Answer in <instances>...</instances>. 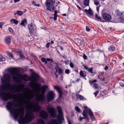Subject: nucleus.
I'll return each instance as SVG.
<instances>
[{
    "label": "nucleus",
    "mask_w": 124,
    "mask_h": 124,
    "mask_svg": "<svg viewBox=\"0 0 124 124\" xmlns=\"http://www.w3.org/2000/svg\"><path fill=\"white\" fill-rule=\"evenodd\" d=\"M54 89H56L58 92L59 95V97L60 98L62 97V91L61 87L57 86H54Z\"/></svg>",
    "instance_id": "16"
},
{
    "label": "nucleus",
    "mask_w": 124,
    "mask_h": 124,
    "mask_svg": "<svg viewBox=\"0 0 124 124\" xmlns=\"http://www.w3.org/2000/svg\"><path fill=\"white\" fill-rule=\"evenodd\" d=\"M89 0H85L84 1V4L85 6H88L89 5Z\"/></svg>",
    "instance_id": "35"
},
{
    "label": "nucleus",
    "mask_w": 124,
    "mask_h": 124,
    "mask_svg": "<svg viewBox=\"0 0 124 124\" xmlns=\"http://www.w3.org/2000/svg\"><path fill=\"white\" fill-rule=\"evenodd\" d=\"M85 108V110H85L86 111V113H88V110L89 109H90V108H88L86 106H85V107H84Z\"/></svg>",
    "instance_id": "45"
},
{
    "label": "nucleus",
    "mask_w": 124,
    "mask_h": 124,
    "mask_svg": "<svg viewBox=\"0 0 124 124\" xmlns=\"http://www.w3.org/2000/svg\"><path fill=\"white\" fill-rule=\"evenodd\" d=\"M50 43V42L47 43L46 46V47L47 48H49V45Z\"/></svg>",
    "instance_id": "54"
},
{
    "label": "nucleus",
    "mask_w": 124,
    "mask_h": 124,
    "mask_svg": "<svg viewBox=\"0 0 124 124\" xmlns=\"http://www.w3.org/2000/svg\"><path fill=\"white\" fill-rule=\"evenodd\" d=\"M85 11L91 16H92L93 14V12L90 8H89L88 10L86 9H85Z\"/></svg>",
    "instance_id": "23"
},
{
    "label": "nucleus",
    "mask_w": 124,
    "mask_h": 124,
    "mask_svg": "<svg viewBox=\"0 0 124 124\" xmlns=\"http://www.w3.org/2000/svg\"><path fill=\"white\" fill-rule=\"evenodd\" d=\"M3 24L2 22H0V28H2V26Z\"/></svg>",
    "instance_id": "63"
},
{
    "label": "nucleus",
    "mask_w": 124,
    "mask_h": 124,
    "mask_svg": "<svg viewBox=\"0 0 124 124\" xmlns=\"http://www.w3.org/2000/svg\"><path fill=\"white\" fill-rule=\"evenodd\" d=\"M41 108V107L38 104H35L33 106L32 108L33 112H39Z\"/></svg>",
    "instance_id": "14"
},
{
    "label": "nucleus",
    "mask_w": 124,
    "mask_h": 124,
    "mask_svg": "<svg viewBox=\"0 0 124 124\" xmlns=\"http://www.w3.org/2000/svg\"><path fill=\"white\" fill-rule=\"evenodd\" d=\"M8 29L9 31L10 32H12L13 31V29L10 27Z\"/></svg>",
    "instance_id": "62"
},
{
    "label": "nucleus",
    "mask_w": 124,
    "mask_h": 124,
    "mask_svg": "<svg viewBox=\"0 0 124 124\" xmlns=\"http://www.w3.org/2000/svg\"><path fill=\"white\" fill-rule=\"evenodd\" d=\"M76 96L77 98H79L81 100H83L85 98L83 96L80 94H77Z\"/></svg>",
    "instance_id": "27"
},
{
    "label": "nucleus",
    "mask_w": 124,
    "mask_h": 124,
    "mask_svg": "<svg viewBox=\"0 0 124 124\" xmlns=\"http://www.w3.org/2000/svg\"><path fill=\"white\" fill-rule=\"evenodd\" d=\"M47 124H59L58 122L55 119H53L50 121Z\"/></svg>",
    "instance_id": "24"
},
{
    "label": "nucleus",
    "mask_w": 124,
    "mask_h": 124,
    "mask_svg": "<svg viewBox=\"0 0 124 124\" xmlns=\"http://www.w3.org/2000/svg\"><path fill=\"white\" fill-rule=\"evenodd\" d=\"M54 12V15H57L58 11L57 10H55Z\"/></svg>",
    "instance_id": "59"
},
{
    "label": "nucleus",
    "mask_w": 124,
    "mask_h": 124,
    "mask_svg": "<svg viewBox=\"0 0 124 124\" xmlns=\"http://www.w3.org/2000/svg\"><path fill=\"white\" fill-rule=\"evenodd\" d=\"M28 29L29 32L30 34L34 36L36 35L37 34V31L36 29L32 25V23H30L28 25Z\"/></svg>",
    "instance_id": "8"
},
{
    "label": "nucleus",
    "mask_w": 124,
    "mask_h": 124,
    "mask_svg": "<svg viewBox=\"0 0 124 124\" xmlns=\"http://www.w3.org/2000/svg\"><path fill=\"white\" fill-rule=\"evenodd\" d=\"M98 78L101 81H104V76H103L101 75H98Z\"/></svg>",
    "instance_id": "29"
},
{
    "label": "nucleus",
    "mask_w": 124,
    "mask_h": 124,
    "mask_svg": "<svg viewBox=\"0 0 124 124\" xmlns=\"http://www.w3.org/2000/svg\"><path fill=\"white\" fill-rule=\"evenodd\" d=\"M56 67H55V69L56 70V71L55 73H56L58 71V65H56Z\"/></svg>",
    "instance_id": "53"
},
{
    "label": "nucleus",
    "mask_w": 124,
    "mask_h": 124,
    "mask_svg": "<svg viewBox=\"0 0 124 124\" xmlns=\"http://www.w3.org/2000/svg\"><path fill=\"white\" fill-rule=\"evenodd\" d=\"M8 94L7 93L3 91L0 90V96L2 98L3 101H6L9 100L14 98V96L13 95H10L9 97L7 96Z\"/></svg>",
    "instance_id": "6"
},
{
    "label": "nucleus",
    "mask_w": 124,
    "mask_h": 124,
    "mask_svg": "<svg viewBox=\"0 0 124 124\" xmlns=\"http://www.w3.org/2000/svg\"><path fill=\"white\" fill-rule=\"evenodd\" d=\"M55 95L52 91H49L47 93L46 97L48 101H50L53 100L54 99Z\"/></svg>",
    "instance_id": "11"
},
{
    "label": "nucleus",
    "mask_w": 124,
    "mask_h": 124,
    "mask_svg": "<svg viewBox=\"0 0 124 124\" xmlns=\"http://www.w3.org/2000/svg\"><path fill=\"white\" fill-rule=\"evenodd\" d=\"M19 55H20V57L22 58L23 59L24 58V56L23 55V54L22 52Z\"/></svg>",
    "instance_id": "44"
},
{
    "label": "nucleus",
    "mask_w": 124,
    "mask_h": 124,
    "mask_svg": "<svg viewBox=\"0 0 124 124\" xmlns=\"http://www.w3.org/2000/svg\"><path fill=\"white\" fill-rule=\"evenodd\" d=\"M98 51H99V52H100L102 53H103V54H104V52H105V51H103L102 50H101V49H99L98 50Z\"/></svg>",
    "instance_id": "57"
},
{
    "label": "nucleus",
    "mask_w": 124,
    "mask_h": 124,
    "mask_svg": "<svg viewBox=\"0 0 124 124\" xmlns=\"http://www.w3.org/2000/svg\"><path fill=\"white\" fill-rule=\"evenodd\" d=\"M6 53L7 54V55L9 57H11L12 58H13L14 57L13 56L12 54L9 51H7Z\"/></svg>",
    "instance_id": "38"
},
{
    "label": "nucleus",
    "mask_w": 124,
    "mask_h": 124,
    "mask_svg": "<svg viewBox=\"0 0 124 124\" xmlns=\"http://www.w3.org/2000/svg\"><path fill=\"white\" fill-rule=\"evenodd\" d=\"M120 19L122 22H124V17H121Z\"/></svg>",
    "instance_id": "64"
},
{
    "label": "nucleus",
    "mask_w": 124,
    "mask_h": 124,
    "mask_svg": "<svg viewBox=\"0 0 124 124\" xmlns=\"http://www.w3.org/2000/svg\"><path fill=\"white\" fill-rule=\"evenodd\" d=\"M115 49V47L113 45L110 46L108 48V51L111 52L113 51Z\"/></svg>",
    "instance_id": "26"
},
{
    "label": "nucleus",
    "mask_w": 124,
    "mask_h": 124,
    "mask_svg": "<svg viewBox=\"0 0 124 124\" xmlns=\"http://www.w3.org/2000/svg\"><path fill=\"white\" fill-rule=\"evenodd\" d=\"M120 85L122 87H124V85L122 82H121L119 83Z\"/></svg>",
    "instance_id": "61"
},
{
    "label": "nucleus",
    "mask_w": 124,
    "mask_h": 124,
    "mask_svg": "<svg viewBox=\"0 0 124 124\" xmlns=\"http://www.w3.org/2000/svg\"><path fill=\"white\" fill-rule=\"evenodd\" d=\"M82 115L84 117H80L79 118V120L81 121H82V120L84 119H88V116L87 113L85 110H83V112Z\"/></svg>",
    "instance_id": "17"
},
{
    "label": "nucleus",
    "mask_w": 124,
    "mask_h": 124,
    "mask_svg": "<svg viewBox=\"0 0 124 124\" xmlns=\"http://www.w3.org/2000/svg\"><path fill=\"white\" fill-rule=\"evenodd\" d=\"M79 74L80 76L83 78H85L86 76V74H85L84 73H83V71L82 70H81L80 71Z\"/></svg>",
    "instance_id": "30"
},
{
    "label": "nucleus",
    "mask_w": 124,
    "mask_h": 124,
    "mask_svg": "<svg viewBox=\"0 0 124 124\" xmlns=\"http://www.w3.org/2000/svg\"><path fill=\"white\" fill-rule=\"evenodd\" d=\"M5 58L2 55H0V61L3 62L5 61Z\"/></svg>",
    "instance_id": "41"
},
{
    "label": "nucleus",
    "mask_w": 124,
    "mask_h": 124,
    "mask_svg": "<svg viewBox=\"0 0 124 124\" xmlns=\"http://www.w3.org/2000/svg\"><path fill=\"white\" fill-rule=\"evenodd\" d=\"M93 86L95 88L98 89V85L96 83H94V84Z\"/></svg>",
    "instance_id": "55"
},
{
    "label": "nucleus",
    "mask_w": 124,
    "mask_h": 124,
    "mask_svg": "<svg viewBox=\"0 0 124 124\" xmlns=\"http://www.w3.org/2000/svg\"><path fill=\"white\" fill-rule=\"evenodd\" d=\"M17 13V15L19 16H22L23 14V12L20 10H18L16 11Z\"/></svg>",
    "instance_id": "36"
},
{
    "label": "nucleus",
    "mask_w": 124,
    "mask_h": 124,
    "mask_svg": "<svg viewBox=\"0 0 124 124\" xmlns=\"http://www.w3.org/2000/svg\"><path fill=\"white\" fill-rule=\"evenodd\" d=\"M102 18L104 20L107 21H109L111 20V16L109 14H107L105 13H102L101 14Z\"/></svg>",
    "instance_id": "12"
},
{
    "label": "nucleus",
    "mask_w": 124,
    "mask_h": 124,
    "mask_svg": "<svg viewBox=\"0 0 124 124\" xmlns=\"http://www.w3.org/2000/svg\"><path fill=\"white\" fill-rule=\"evenodd\" d=\"M10 78V75L6 73L3 75L2 78L1 79L2 85L0 86V88L1 89L5 90L8 86L13 87L15 85H16L15 84L13 85H11L9 82Z\"/></svg>",
    "instance_id": "3"
},
{
    "label": "nucleus",
    "mask_w": 124,
    "mask_h": 124,
    "mask_svg": "<svg viewBox=\"0 0 124 124\" xmlns=\"http://www.w3.org/2000/svg\"><path fill=\"white\" fill-rule=\"evenodd\" d=\"M10 22H12L16 24H17L18 23V21L15 19H11L10 20Z\"/></svg>",
    "instance_id": "28"
},
{
    "label": "nucleus",
    "mask_w": 124,
    "mask_h": 124,
    "mask_svg": "<svg viewBox=\"0 0 124 124\" xmlns=\"http://www.w3.org/2000/svg\"><path fill=\"white\" fill-rule=\"evenodd\" d=\"M89 72L91 73H94V72H93V67H91L89 68H88V70H87ZM94 75V73L93 74V75H92V76H93Z\"/></svg>",
    "instance_id": "34"
},
{
    "label": "nucleus",
    "mask_w": 124,
    "mask_h": 124,
    "mask_svg": "<svg viewBox=\"0 0 124 124\" xmlns=\"http://www.w3.org/2000/svg\"><path fill=\"white\" fill-rule=\"evenodd\" d=\"M115 13L116 15L117 16H121L123 14L122 13L120 12L118 10H116L115 11Z\"/></svg>",
    "instance_id": "31"
},
{
    "label": "nucleus",
    "mask_w": 124,
    "mask_h": 124,
    "mask_svg": "<svg viewBox=\"0 0 124 124\" xmlns=\"http://www.w3.org/2000/svg\"><path fill=\"white\" fill-rule=\"evenodd\" d=\"M11 36H8L5 37L4 41L7 45H9L11 43Z\"/></svg>",
    "instance_id": "18"
},
{
    "label": "nucleus",
    "mask_w": 124,
    "mask_h": 124,
    "mask_svg": "<svg viewBox=\"0 0 124 124\" xmlns=\"http://www.w3.org/2000/svg\"><path fill=\"white\" fill-rule=\"evenodd\" d=\"M37 100L38 101L42 103H45L46 101V99L44 96H42L39 99Z\"/></svg>",
    "instance_id": "22"
},
{
    "label": "nucleus",
    "mask_w": 124,
    "mask_h": 124,
    "mask_svg": "<svg viewBox=\"0 0 124 124\" xmlns=\"http://www.w3.org/2000/svg\"><path fill=\"white\" fill-rule=\"evenodd\" d=\"M48 112L53 118H55L56 116V114L55 109L52 106H50L47 107Z\"/></svg>",
    "instance_id": "9"
},
{
    "label": "nucleus",
    "mask_w": 124,
    "mask_h": 124,
    "mask_svg": "<svg viewBox=\"0 0 124 124\" xmlns=\"http://www.w3.org/2000/svg\"><path fill=\"white\" fill-rule=\"evenodd\" d=\"M58 72L59 74H62L63 73V71L62 69L60 67L58 66Z\"/></svg>",
    "instance_id": "40"
},
{
    "label": "nucleus",
    "mask_w": 124,
    "mask_h": 124,
    "mask_svg": "<svg viewBox=\"0 0 124 124\" xmlns=\"http://www.w3.org/2000/svg\"><path fill=\"white\" fill-rule=\"evenodd\" d=\"M27 24V21L26 19L25 18L21 22L20 25L25 26Z\"/></svg>",
    "instance_id": "21"
},
{
    "label": "nucleus",
    "mask_w": 124,
    "mask_h": 124,
    "mask_svg": "<svg viewBox=\"0 0 124 124\" xmlns=\"http://www.w3.org/2000/svg\"><path fill=\"white\" fill-rule=\"evenodd\" d=\"M86 30L87 31H89L90 30V27L89 26H86Z\"/></svg>",
    "instance_id": "51"
},
{
    "label": "nucleus",
    "mask_w": 124,
    "mask_h": 124,
    "mask_svg": "<svg viewBox=\"0 0 124 124\" xmlns=\"http://www.w3.org/2000/svg\"><path fill=\"white\" fill-rule=\"evenodd\" d=\"M48 88V86L44 85L42 87V89L45 91H46V89H47Z\"/></svg>",
    "instance_id": "37"
},
{
    "label": "nucleus",
    "mask_w": 124,
    "mask_h": 124,
    "mask_svg": "<svg viewBox=\"0 0 124 124\" xmlns=\"http://www.w3.org/2000/svg\"><path fill=\"white\" fill-rule=\"evenodd\" d=\"M70 66L71 67V68H73L74 67V65L73 63L72 62H71L70 63Z\"/></svg>",
    "instance_id": "52"
},
{
    "label": "nucleus",
    "mask_w": 124,
    "mask_h": 124,
    "mask_svg": "<svg viewBox=\"0 0 124 124\" xmlns=\"http://www.w3.org/2000/svg\"><path fill=\"white\" fill-rule=\"evenodd\" d=\"M55 2V0H46L45 3L46 10L51 12H53L56 9L55 8L60 3L59 1H58L55 3V6H54Z\"/></svg>",
    "instance_id": "4"
},
{
    "label": "nucleus",
    "mask_w": 124,
    "mask_h": 124,
    "mask_svg": "<svg viewBox=\"0 0 124 124\" xmlns=\"http://www.w3.org/2000/svg\"><path fill=\"white\" fill-rule=\"evenodd\" d=\"M83 57L84 60H86L87 59V57L84 54H83Z\"/></svg>",
    "instance_id": "48"
},
{
    "label": "nucleus",
    "mask_w": 124,
    "mask_h": 124,
    "mask_svg": "<svg viewBox=\"0 0 124 124\" xmlns=\"http://www.w3.org/2000/svg\"><path fill=\"white\" fill-rule=\"evenodd\" d=\"M40 117L44 119H47L48 117V115L46 112L44 110L41 111L39 113Z\"/></svg>",
    "instance_id": "13"
},
{
    "label": "nucleus",
    "mask_w": 124,
    "mask_h": 124,
    "mask_svg": "<svg viewBox=\"0 0 124 124\" xmlns=\"http://www.w3.org/2000/svg\"><path fill=\"white\" fill-rule=\"evenodd\" d=\"M41 61L43 62H44L45 64H47V66L49 68H51L52 66L51 63L53 62V60L49 58H47L46 59L45 58H41Z\"/></svg>",
    "instance_id": "7"
},
{
    "label": "nucleus",
    "mask_w": 124,
    "mask_h": 124,
    "mask_svg": "<svg viewBox=\"0 0 124 124\" xmlns=\"http://www.w3.org/2000/svg\"><path fill=\"white\" fill-rule=\"evenodd\" d=\"M88 111V114L89 115L91 118L93 120H95V118L91 109H89Z\"/></svg>",
    "instance_id": "19"
},
{
    "label": "nucleus",
    "mask_w": 124,
    "mask_h": 124,
    "mask_svg": "<svg viewBox=\"0 0 124 124\" xmlns=\"http://www.w3.org/2000/svg\"><path fill=\"white\" fill-rule=\"evenodd\" d=\"M15 52L16 53L19 55L22 52V51L20 49H16L15 50Z\"/></svg>",
    "instance_id": "33"
},
{
    "label": "nucleus",
    "mask_w": 124,
    "mask_h": 124,
    "mask_svg": "<svg viewBox=\"0 0 124 124\" xmlns=\"http://www.w3.org/2000/svg\"><path fill=\"white\" fill-rule=\"evenodd\" d=\"M18 68L12 67L7 69L8 72L13 76L12 78L16 83H20L23 79L22 75L20 73V70Z\"/></svg>",
    "instance_id": "2"
},
{
    "label": "nucleus",
    "mask_w": 124,
    "mask_h": 124,
    "mask_svg": "<svg viewBox=\"0 0 124 124\" xmlns=\"http://www.w3.org/2000/svg\"><path fill=\"white\" fill-rule=\"evenodd\" d=\"M108 67L106 65L105 67L104 68V69L105 70H107L108 69Z\"/></svg>",
    "instance_id": "60"
},
{
    "label": "nucleus",
    "mask_w": 124,
    "mask_h": 124,
    "mask_svg": "<svg viewBox=\"0 0 124 124\" xmlns=\"http://www.w3.org/2000/svg\"><path fill=\"white\" fill-rule=\"evenodd\" d=\"M19 116V117H20L19 116ZM23 117V116L22 117V118H20V117H19V118H20V120H19L18 121V122L20 124H24V121L21 119Z\"/></svg>",
    "instance_id": "42"
},
{
    "label": "nucleus",
    "mask_w": 124,
    "mask_h": 124,
    "mask_svg": "<svg viewBox=\"0 0 124 124\" xmlns=\"http://www.w3.org/2000/svg\"><path fill=\"white\" fill-rule=\"evenodd\" d=\"M57 15H54V21H55L57 20Z\"/></svg>",
    "instance_id": "56"
},
{
    "label": "nucleus",
    "mask_w": 124,
    "mask_h": 124,
    "mask_svg": "<svg viewBox=\"0 0 124 124\" xmlns=\"http://www.w3.org/2000/svg\"><path fill=\"white\" fill-rule=\"evenodd\" d=\"M30 78L27 75H24L23 77V80L25 81H27L30 80Z\"/></svg>",
    "instance_id": "25"
},
{
    "label": "nucleus",
    "mask_w": 124,
    "mask_h": 124,
    "mask_svg": "<svg viewBox=\"0 0 124 124\" xmlns=\"http://www.w3.org/2000/svg\"><path fill=\"white\" fill-rule=\"evenodd\" d=\"M75 110L78 113H81V109L79 108V107L78 106H76L75 107Z\"/></svg>",
    "instance_id": "39"
},
{
    "label": "nucleus",
    "mask_w": 124,
    "mask_h": 124,
    "mask_svg": "<svg viewBox=\"0 0 124 124\" xmlns=\"http://www.w3.org/2000/svg\"><path fill=\"white\" fill-rule=\"evenodd\" d=\"M83 66L84 67V68L86 70H88V67L85 64H83Z\"/></svg>",
    "instance_id": "50"
},
{
    "label": "nucleus",
    "mask_w": 124,
    "mask_h": 124,
    "mask_svg": "<svg viewBox=\"0 0 124 124\" xmlns=\"http://www.w3.org/2000/svg\"><path fill=\"white\" fill-rule=\"evenodd\" d=\"M26 113L25 116V123H28L33 120L34 118V115L32 112L28 110L26 111Z\"/></svg>",
    "instance_id": "5"
},
{
    "label": "nucleus",
    "mask_w": 124,
    "mask_h": 124,
    "mask_svg": "<svg viewBox=\"0 0 124 124\" xmlns=\"http://www.w3.org/2000/svg\"><path fill=\"white\" fill-rule=\"evenodd\" d=\"M94 4L97 6L99 4V2L96 0H94Z\"/></svg>",
    "instance_id": "47"
},
{
    "label": "nucleus",
    "mask_w": 124,
    "mask_h": 124,
    "mask_svg": "<svg viewBox=\"0 0 124 124\" xmlns=\"http://www.w3.org/2000/svg\"><path fill=\"white\" fill-rule=\"evenodd\" d=\"M57 108L59 114L57 116V118L59 121L61 122V121L63 120L64 119L61 107L60 106H58L57 107Z\"/></svg>",
    "instance_id": "10"
},
{
    "label": "nucleus",
    "mask_w": 124,
    "mask_h": 124,
    "mask_svg": "<svg viewBox=\"0 0 124 124\" xmlns=\"http://www.w3.org/2000/svg\"><path fill=\"white\" fill-rule=\"evenodd\" d=\"M95 16V18L97 19H96V20L98 21H99L100 22H105V21L101 18L100 16H98L97 14H96Z\"/></svg>",
    "instance_id": "20"
},
{
    "label": "nucleus",
    "mask_w": 124,
    "mask_h": 124,
    "mask_svg": "<svg viewBox=\"0 0 124 124\" xmlns=\"http://www.w3.org/2000/svg\"><path fill=\"white\" fill-rule=\"evenodd\" d=\"M6 106L7 109L10 112L11 114H13L14 118L17 119L19 116L20 118L23 116L24 114L23 110L20 109L19 108H17L15 109L13 108L15 105V102L14 101H8L7 104Z\"/></svg>",
    "instance_id": "1"
},
{
    "label": "nucleus",
    "mask_w": 124,
    "mask_h": 124,
    "mask_svg": "<svg viewBox=\"0 0 124 124\" xmlns=\"http://www.w3.org/2000/svg\"><path fill=\"white\" fill-rule=\"evenodd\" d=\"M32 75L33 78H32V81L34 83H37L38 81L37 79L39 78V75L35 72H32Z\"/></svg>",
    "instance_id": "15"
},
{
    "label": "nucleus",
    "mask_w": 124,
    "mask_h": 124,
    "mask_svg": "<svg viewBox=\"0 0 124 124\" xmlns=\"http://www.w3.org/2000/svg\"><path fill=\"white\" fill-rule=\"evenodd\" d=\"M97 82V80L96 79H94V80H90L89 81V82L90 83V85H92L93 84V83H95Z\"/></svg>",
    "instance_id": "43"
},
{
    "label": "nucleus",
    "mask_w": 124,
    "mask_h": 124,
    "mask_svg": "<svg viewBox=\"0 0 124 124\" xmlns=\"http://www.w3.org/2000/svg\"><path fill=\"white\" fill-rule=\"evenodd\" d=\"M70 72V70L69 69H66L65 70V73L67 74H69Z\"/></svg>",
    "instance_id": "46"
},
{
    "label": "nucleus",
    "mask_w": 124,
    "mask_h": 124,
    "mask_svg": "<svg viewBox=\"0 0 124 124\" xmlns=\"http://www.w3.org/2000/svg\"><path fill=\"white\" fill-rule=\"evenodd\" d=\"M37 124H45L43 120L41 119H40L38 120Z\"/></svg>",
    "instance_id": "32"
},
{
    "label": "nucleus",
    "mask_w": 124,
    "mask_h": 124,
    "mask_svg": "<svg viewBox=\"0 0 124 124\" xmlns=\"http://www.w3.org/2000/svg\"><path fill=\"white\" fill-rule=\"evenodd\" d=\"M99 92V90H98L94 93V94L95 95V97L96 96Z\"/></svg>",
    "instance_id": "49"
},
{
    "label": "nucleus",
    "mask_w": 124,
    "mask_h": 124,
    "mask_svg": "<svg viewBox=\"0 0 124 124\" xmlns=\"http://www.w3.org/2000/svg\"><path fill=\"white\" fill-rule=\"evenodd\" d=\"M64 63L66 65H68L69 64V61H65L64 62Z\"/></svg>",
    "instance_id": "58"
}]
</instances>
